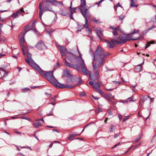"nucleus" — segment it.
<instances>
[{
  "label": "nucleus",
  "mask_w": 156,
  "mask_h": 156,
  "mask_svg": "<svg viewBox=\"0 0 156 156\" xmlns=\"http://www.w3.org/2000/svg\"><path fill=\"white\" fill-rule=\"evenodd\" d=\"M89 75L90 76V79L94 81V78L92 77L91 74L90 73H89Z\"/></svg>",
  "instance_id": "e433bc0d"
},
{
  "label": "nucleus",
  "mask_w": 156,
  "mask_h": 156,
  "mask_svg": "<svg viewBox=\"0 0 156 156\" xmlns=\"http://www.w3.org/2000/svg\"><path fill=\"white\" fill-rule=\"evenodd\" d=\"M154 41H151L150 42H147L146 44V46L145 47V48H148L149 46H150V44H154Z\"/></svg>",
  "instance_id": "bb28decb"
},
{
  "label": "nucleus",
  "mask_w": 156,
  "mask_h": 156,
  "mask_svg": "<svg viewBox=\"0 0 156 156\" xmlns=\"http://www.w3.org/2000/svg\"><path fill=\"white\" fill-rule=\"evenodd\" d=\"M131 1V3L130 4V5L132 7H137V5L136 4V1H134L133 0H130Z\"/></svg>",
  "instance_id": "6ab92c4d"
},
{
  "label": "nucleus",
  "mask_w": 156,
  "mask_h": 156,
  "mask_svg": "<svg viewBox=\"0 0 156 156\" xmlns=\"http://www.w3.org/2000/svg\"><path fill=\"white\" fill-rule=\"evenodd\" d=\"M4 55H4V54H1L0 55V57H2V56H4Z\"/></svg>",
  "instance_id": "680f3d73"
},
{
  "label": "nucleus",
  "mask_w": 156,
  "mask_h": 156,
  "mask_svg": "<svg viewBox=\"0 0 156 156\" xmlns=\"http://www.w3.org/2000/svg\"><path fill=\"white\" fill-rule=\"evenodd\" d=\"M27 33V32H22L20 35L19 37L20 38V42L21 46L23 47L24 43L25 42V40L24 38V36Z\"/></svg>",
  "instance_id": "423d86ee"
},
{
  "label": "nucleus",
  "mask_w": 156,
  "mask_h": 156,
  "mask_svg": "<svg viewBox=\"0 0 156 156\" xmlns=\"http://www.w3.org/2000/svg\"><path fill=\"white\" fill-rule=\"evenodd\" d=\"M133 97L132 96V97H130V98H128L127 99L128 100H131V101H134L135 100H132V99H131V98L132 97Z\"/></svg>",
  "instance_id": "49530a36"
},
{
  "label": "nucleus",
  "mask_w": 156,
  "mask_h": 156,
  "mask_svg": "<svg viewBox=\"0 0 156 156\" xmlns=\"http://www.w3.org/2000/svg\"><path fill=\"white\" fill-rule=\"evenodd\" d=\"M135 70L137 72H139L142 70V67L140 64L135 68Z\"/></svg>",
  "instance_id": "a211bd4d"
},
{
  "label": "nucleus",
  "mask_w": 156,
  "mask_h": 156,
  "mask_svg": "<svg viewBox=\"0 0 156 156\" xmlns=\"http://www.w3.org/2000/svg\"><path fill=\"white\" fill-rule=\"evenodd\" d=\"M86 5L85 0H81L80 7L83 8H84Z\"/></svg>",
  "instance_id": "412c9836"
},
{
  "label": "nucleus",
  "mask_w": 156,
  "mask_h": 156,
  "mask_svg": "<svg viewBox=\"0 0 156 156\" xmlns=\"http://www.w3.org/2000/svg\"><path fill=\"white\" fill-rule=\"evenodd\" d=\"M98 111L99 112H100L101 111V108H98Z\"/></svg>",
  "instance_id": "052dcab7"
},
{
  "label": "nucleus",
  "mask_w": 156,
  "mask_h": 156,
  "mask_svg": "<svg viewBox=\"0 0 156 156\" xmlns=\"http://www.w3.org/2000/svg\"><path fill=\"white\" fill-rule=\"evenodd\" d=\"M93 68L94 69H96L98 67V65H96V64L93 63Z\"/></svg>",
  "instance_id": "473e14b6"
},
{
  "label": "nucleus",
  "mask_w": 156,
  "mask_h": 156,
  "mask_svg": "<svg viewBox=\"0 0 156 156\" xmlns=\"http://www.w3.org/2000/svg\"><path fill=\"white\" fill-rule=\"evenodd\" d=\"M22 51L23 52V54L24 55H25V52H24V49L23 48H22Z\"/></svg>",
  "instance_id": "c03bdc74"
},
{
  "label": "nucleus",
  "mask_w": 156,
  "mask_h": 156,
  "mask_svg": "<svg viewBox=\"0 0 156 156\" xmlns=\"http://www.w3.org/2000/svg\"><path fill=\"white\" fill-rule=\"evenodd\" d=\"M72 2H71V3H70V6L69 7V8L71 9V10H70L72 14L75 11V8H72Z\"/></svg>",
  "instance_id": "a878e982"
},
{
  "label": "nucleus",
  "mask_w": 156,
  "mask_h": 156,
  "mask_svg": "<svg viewBox=\"0 0 156 156\" xmlns=\"http://www.w3.org/2000/svg\"><path fill=\"white\" fill-rule=\"evenodd\" d=\"M118 38L114 37L111 39V41L114 44L116 45L120 43L119 41L117 40Z\"/></svg>",
  "instance_id": "4468645a"
},
{
  "label": "nucleus",
  "mask_w": 156,
  "mask_h": 156,
  "mask_svg": "<svg viewBox=\"0 0 156 156\" xmlns=\"http://www.w3.org/2000/svg\"><path fill=\"white\" fill-rule=\"evenodd\" d=\"M120 144V142H119L117 144H116L115 145L114 147H116L117 146L119 145Z\"/></svg>",
  "instance_id": "a18cd8bd"
},
{
  "label": "nucleus",
  "mask_w": 156,
  "mask_h": 156,
  "mask_svg": "<svg viewBox=\"0 0 156 156\" xmlns=\"http://www.w3.org/2000/svg\"><path fill=\"white\" fill-rule=\"evenodd\" d=\"M118 30H114L112 31V33L114 35H118Z\"/></svg>",
  "instance_id": "c756f323"
},
{
  "label": "nucleus",
  "mask_w": 156,
  "mask_h": 156,
  "mask_svg": "<svg viewBox=\"0 0 156 156\" xmlns=\"http://www.w3.org/2000/svg\"><path fill=\"white\" fill-rule=\"evenodd\" d=\"M53 131H55L57 132H58L59 131L56 129H53L52 130Z\"/></svg>",
  "instance_id": "4d7b16f0"
},
{
  "label": "nucleus",
  "mask_w": 156,
  "mask_h": 156,
  "mask_svg": "<svg viewBox=\"0 0 156 156\" xmlns=\"http://www.w3.org/2000/svg\"><path fill=\"white\" fill-rule=\"evenodd\" d=\"M93 98L95 100H98L99 98L96 96H94L93 95H92Z\"/></svg>",
  "instance_id": "58836bf2"
},
{
  "label": "nucleus",
  "mask_w": 156,
  "mask_h": 156,
  "mask_svg": "<svg viewBox=\"0 0 156 156\" xmlns=\"http://www.w3.org/2000/svg\"><path fill=\"white\" fill-rule=\"evenodd\" d=\"M65 60L66 64L67 66L69 67H71V68L74 67V65L73 64H71V65L70 64L69 62H68L67 61L66 58L65 59Z\"/></svg>",
  "instance_id": "4be33fe9"
},
{
  "label": "nucleus",
  "mask_w": 156,
  "mask_h": 156,
  "mask_svg": "<svg viewBox=\"0 0 156 156\" xmlns=\"http://www.w3.org/2000/svg\"><path fill=\"white\" fill-rule=\"evenodd\" d=\"M105 42L107 43V46L108 48H112L113 47V45L109 41L107 40H105Z\"/></svg>",
  "instance_id": "aec40b11"
},
{
  "label": "nucleus",
  "mask_w": 156,
  "mask_h": 156,
  "mask_svg": "<svg viewBox=\"0 0 156 156\" xmlns=\"http://www.w3.org/2000/svg\"><path fill=\"white\" fill-rule=\"evenodd\" d=\"M93 60L94 61L95 60V55L94 54H93Z\"/></svg>",
  "instance_id": "5fc2aeb1"
},
{
  "label": "nucleus",
  "mask_w": 156,
  "mask_h": 156,
  "mask_svg": "<svg viewBox=\"0 0 156 156\" xmlns=\"http://www.w3.org/2000/svg\"><path fill=\"white\" fill-rule=\"evenodd\" d=\"M86 95V93L84 92H81L80 93V95L82 96H85Z\"/></svg>",
  "instance_id": "72a5a7b5"
},
{
  "label": "nucleus",
  "mask_w": 156,
  "mask_h": 156,
  "mask_svg": "<svg viewBox=\"0 0 156 156\" xmlns=\"http://www.w3.org/2000/svg\"><path fill=\"white\" fill-rule=\"evenodd\" d=\"M78 51L79 55H80L81 56V55L78 49ZM80 57V56L79 57H76L75 55L71 53H69V55L67 56V59L71 62H73L74 60H76L77 62H79L81 61Z\"/></svg>",
  "instance_id": "20e7f679"
},
{
  "label": "nucleus",
  "mask_w": 156,
  "mask_h": 156,
  "mask_svg": "<svg viewBox=\"0 0 156 156\" xmlns=\"http://www.w3.org/2000/svg\"><path fill=\"white\" fill-rule=\"evenodd\" d=\"M65 75L67 77L69 78H71L72 77L71 75L70 74V71L67 70H66L64 72Z\"/></svg>",
  "instance_id": "dca6fc26"
},
{
  "label": "nucleus",
  "mask_w": 156,
  "mask_h": 156,
  "mask_svg": "<svg viewBox=\"0 0 156 156\" xmlns=\"http://www.w3.org/2000/svg\"><path fill=\"white\" fill-rule=\"evenodd\" d=\"M139 140V139H137V138L135 140V143H137L138 141Z\"/></svg>",
  "instance_id": "de8ad7c7"
},
{
  "label": "nucleus",
  "mask_w": 156,
  "mask_h": 156,
  "mask_svg": "<svg viewBox=\"0 0 156 156\" xmlns=\"http://www.w3.org/2000/svg\"><path fill=\"white\" fill-rule=\"evenodd\" d=\"M95 56L98 58L101 59L102 61L103 58L108 55H106L104 53L103 51L100 47H98L95 53Z\"/></svg>",
  "instance_id": "f03ea898"
},
{
  "label": "nucleus",
  "mask_w": 156,
  "mask_h": 156,
  "mask_svg": "<svg viewBox=\"0 0 156 156\" xmlns=\"http://www.w3.org/2000/svg\"><path fill=\"white\" fill-rule=\"evenodd\" d=\"M119 118L120 120L122 119V116L121 115L119 114Z\"/></svg>",
  "instance_id": "37998d69"
},
{
  "label": "nucleus",
  "mask_w": 156,
  "mask_h": 156,
  "mask_svg": "<svg viewBox=\"0 0 156 156\" xmlns=\"http://www.w3.org/2000/svg\"><path fill=\"white\" fill-rule=\"evenodd\" d=\"M90 85L92 87L95 89H98L100 87V85L98 82L93 83L91 81H90L89 82Z\"/></svg>",
  "instance_id": "1a4fd4ad"
},
{
  "label": "nucleus",
  "mask_w": 156,
  "mask_h": 156,
  "mask_svg": "<svg viewBox=\"0 0 156 156\" xmlns=\"http://www.w3.org/2000/svg\"><path fill=\"white\" fill-rule=\"evenodd\" d=\"M97 34L100 40H101V35H103V31L100 29H98L97 30Z\"/></svg>",
  "instance_id": "2eb2a0df"
},
{
  "label": "nucleus",
  "mask_w": 156,
  "mask_h": 156,
  "mask_svg": "<svg viewBox=\"0 0 156 156\" xmlns=\"http://www.w3.org/2000/svg\"><path fill=\"white\" fill-rule=\"evenodd\" d=\"M22 12H24L23 8L17 11L16 13H13L12 16H14L13 18H16L19 15L21 14Z\"/></svg>",
  "instance_id": "9b49d317"
},
{
  "label": "nucleus",
  "mask_w": 156,
  "mask_h": 156,
  "mask_svg": "<svg viewBox=\"0 0 156 156\" xmlns=\"http://www.w3.org/2000/svg\"><path fill=\"white\" fill-rule=\"evenodd\" d=\"M27 57L28 59H26V62L31 66L35 68L43 77H45L47 80L51 83L55 87L60 88H72L74 87V86L70 84L64 85L63 84L58 83L55 79L53 75V71H44L40 67L37 65L31 58L32 55L27 52Z\"/></svg>",
  "instance_id": "f257e3e1"
},
{
  "label": "nucleus",
  "mask_w": 156,
  "mask_h": 156,
  "mask_svg": "<svg viewBox=\"0 0 156 156\" xmlns=\"http://www.w3.org/2000/svg\"><path fill=\"white\" fill-rule=\"evenodd\" d=\"M37 87V86H34L31 87L32 89H34L36 88Z\"/></svg>",
  "instance_id": "338daca9"
},
{
  "label": "nucleus",
  "mask_w": 156,
  "mask_h": 156,
  "mask_svg": "<svg viewBox=\"0 0 156 156\" xmlns=\"http://www.w3.org/2000/svg\"><path fill=\"white\" fill-rule=\"evenodd\" d=\"M109 131L110 132H112L113 131V130H112V127L110 129H109Z\"/></svg>",
  "instance_id": "3c124183"
},
{
  "label": "nucleus",
  "mask_w": 156,
  "mask_h": 156,
  "mask_svg": "<svg viewBox=\"0 0 156 156\" xmlns=\"http://www.w3.org/2000/svg\"><path fill=\"white\" fill-rule=\"evenodd\" d=\"M73 137L72 136H70V137H69L68 139L69 140H73Z\"/></svg>",
  "instance_id": "79ce46f5"
},
{
  "label": "nucleus",
  "mask_w": 156,
  "mask_h": 156,
  "mask_svg": "<svg viewBox=\"0 0 156 156\" xmlns=\"http://www.w3.org/2000/svg\"><path fill=\"white\" fill-rule=\"evenodd\" d=\"M104 97L109 101H110V99H114V97L110 93H108L107 96L104 95Z\"/></svg>",
  "instance_id": "f8f14e48"
},
{
  "label": "nucleus",
  "mask_w": 156,
  "mask_h": 156,
  "mask_svg": "<svg viewBox=\"0 0 156 156\" xmlns=\"http://www.w3.org/2000/svg\"><path fill=\"white\" fill-rule=\"evenodd\" d=\"M52 9L51 6V5H47L46 6H45L44 8V11H49L52 12V11L51 10Z\"/></svg>",
  "instance_id": "ddd939ff"
},
{
  "label": "nucleus",
  "mask_w": 156,
  "mask_h": 156,
  "mask_svg": "<svg viewBox=\"0 0 156 156\" xmlns=\"http://www.w3.org/2000/svg\"><path fill=\"white\" fill-rule=\"evenodd\" d=\"M3 24H2L0 23V27H3Z\"/></svg>",
  "instance_id": "0e129e2a"
},
{
  "label": "nucleus",
  "mask_w": 156,
  "mask_h": 156,
  "mask_svg": "<svg viewBox=\"0 0 156 156\" xmlns=\"http://www.w3.org/2000/svg\"><path fill=\"white\" fill-rule=\"evenodd\" d=\"M137 39V38H132L131 37H122L120 38L119 42L120 43H124L126 42V41H129L130 40H135Z\"/></svg>",
  "instance_id": "6e6552de"
},
{
  "label": "nucleus",
  "mask_w": 156,
  "mask_h": 156,
  "mask_svg": "<svg viewBox=\"0 0 156 156\" xmlns=\"http://www.w3.org/2000/svg\"><path fill=\"white\" fill-rule=\"evenodd\" d=\"M50 104H51L53 105H55V102L51 103H50Z\"/></svg>",
  "instance_id": "69168bd1"
},
{
  "label": "nucleus",
  "mask_w": 156,
  "mask_h": 156,
  "mask_svg": "<svg viewBox=\"0 0 156 156\" xmlns=\"http://www.w3.org/2000/svg\"><path fill=\"white\" fill-rule=\"evenodd\" d=\"M60 49L62 56H64L67 53V51L66 48L60 46Z\"/></svg>",
  "instance_id": "9d476101"
},
{
  "label": "nucleus",
  "mask_w": 156,
  "mask_h": 156,
  "mask_svg": "<svg viewBox=\"0 0 156 156\" xmlns=\"http://www.w3.org/2000/svg\"><path fill=\"white\" fill-rule=\"evenodd\" d=\"M80 59L81 61L79 62V63L80 64V65L82 66V68H81V70L84 75H87V70L86 68V65L84 63V60L81 58V56L80 55Z\"/></svg>",
  "instance_id": "39448f33"
},
{
  "label": "nucleus",
  "mask_w": 156,
  "mask_h": 156,
  "mask_svg": "<svg viewBox=\"0 0 156 156\" xmlns=\"http://www.w3.org/2000/svg\"><path fill=\"white\" fill-rule=\"evenodd\" d=\"M155 27V26H151V27H150V28H149V29L146 30L145 31H146V33L147 32H148L150 30H151V29L154 28Z\"/></svg>",
  "instance_id": "cd10ccee"
},
{
  "label": "nucleus",
  "mask_w": 156,
  "mask_h": 156,
  "mask_svg": "<svg viewBox=\"0 0 156 156\" xmlns=\"http://www.w3.org/2000/svg\"><path fill=\"white\" fill-rule=\"evenodd\" d=\"M149 98L151 99V103L153 102V99H154V98H151L150 97Z\"/></svg>",
  "instance_id": "8fccbe9b"
},
{
  "label": "nucleus",
  "mask_w": 156,
  "mask_h": 156,
  "mask_svg": "<svg viewBox=\"0 0 156 156\" xmlns=\"http://www.w3.org/2000/svg\"><path fill=\"white\" fill-rule=\"evenodd\" d=\"M108 118H106V119L104 121L105 123H106V122L108 120Z\"/></svg>",
  "instance_id": "bf43d9fd"
},
{
  "label": "nucleus",
  "mask_w": 156,
  "mask_h": 156,
  "mask_svg": "<svg viewBox=\"0 0 156 156\" xmlns=\"http://www.w3.org/2000/svg\"><path fill=\"white\" fill-rule=\"evenodd\" d=\"M53 144H52H52H50V146H50V147H52V145H53Z\"/></svg>",
  "instance_id": "774afa93"
},
{
  "label": "nucleus",
  "mask_w": 156,
  "mask_h": 156,
  "mask_svg": "<svg viewBox=\"0 0 156 156\" xmlns=\"http://www.w3.org/2000/svg\"><path fill=\"white\" fill-rule=\"evenodd\" d=\"M5 19H3L1 17H0V21H1L2 22H4L5 21Z\"/></svg>",
  "instance_id": "ea45409f"
},
{
  "label": "nucleus",
  "mask_w": 156,
  "mask_h": 156,
  "mask_svg": "<svg viewBox=\"0 0 156 156\" xmlns=\"http://www.w3.org/2000/svg\"><path fill=\"white\" fill-rule=\"evenodd\" d=\"M109 28L112 29L113 30L119 29V27H116L115 26L110 27Z\"/></svg>",
  "instance_id": "7c9ffc66"
},
{
  "label": "nucleus",
  "mask_w": 156,
  "mask_h": 156,
  "mask_svg": "<svg viewBox=\"0 0 156 156\" xmlns=\"http://www.w3.org/2000/svg\"><path fill=\"white\" fill-rule=\"evenodd\" d=\"M87 11L88 10L87 9H84V12H83V10H81V12L82 13V15L85 19V24L84 25V26L86 28V31L89 34L90 32V30L88 27V20L86 16V15L87 13Z\"/></svg>",
  "instance_id": "7ed1b4c3"
},
{
  "label": "nucleus",
  "mask_w": 156,
  "mask_h": 156,
  "mask_svg": "<svg viewBox=\"0 0 156 156\" xmlns=\"http://www.w3.org/2000/svg\"><path fill=\"white\" fill-rule=\"evenodd\" d=\"M0 69L2 71H3L4 72L3 76H6L7 75L8 73L7 72H6L5 70L3 69L2 68Z\"/></svg>",
  "instance_id": "c85d7f7f"
},
{
  "label": "nucleus",
  "mask_w": 156,
  "mask_h": 156,
  "mask_svg": "<svg viewBox=\"0 0 156 156\" xmlns=\"http://www.w3.org/2000/svg\"><path fill=\"white\" fill-rule=\"evenodd\" d=\"M108 113L109 115H112V113L111 112L110 110H108Z\"/></svg>",
  "instance_id": "a19ab883"
},
{
  "label": "nucleus",
  "mask_w": 156,
  "mask_h": 156,
  "mask_svg": "<svg viewBox=\"0 0 156 156\" xmlns=\"http://www.w3.org/2000/svg\"><path fill=\"white\" fill-rule=\"evenodd\" d=\"M119 18L120 20H122L124 18V16L123 15H121L119 16Z\"/></svg>",
  "instance_id": "c9c22d12"
},
{
  "label": "nucleus",
  "mask_w": 156,
  "mask_h": 156,
  "mask_svg": "<svg viewBox=\"0 0 156 156\" xmlns=\"http://www.w3.org/2000/svg\"><path fill=\"white\" fill-rule=\"evenodd\" d=\"M98 91V93L101 94V95H105L104 93H103L98 88V89H97Z\"/></svg>",
  "instance_id": "2f4dec72"
},
{
  "label": "nucleus",
  "mask_w": 156,
  "mask_h": 156,
  "mask_svg": "<svg viewBox=\"0 0 156 156\" xmlns=\"http://www.w3.org/2000/svg\"><path fill=\"white\" fill-rule=\"evenodd\" d=\"M33 125L35 127V128H37L40 126L41 124V123L39 121H36L33 124Z\"/></svg>",
  "instance_id": "f3484780"
},
{
  "label": "nucleus",
  "mask_w": 156,
  "mask_h": 156,
  "mask_svg": "<svg viewBox=\"0 0 156 156\" xmlns=\"http://www.w3.org/2000/svg\"><path fill=\"white\" fill-rule=\"evenodd\" d=\"M19 154H20L21 156H25L24 155L21 153H19Z\"/></svg>",
  "instance_id": "6e6d98bb"
},
{
  "label": "nucleus",
  "mask_w": 156,
  "mask_h": 156,
  "mask_svg": "<svg viewBox=\"0 0 156 156\" xmlns=\"http://www.w3.org/2000/svg\"><path fill=\"white\" fill-rule=\"evenodd\" d=\"M7 10H0V12H7Z\"/></svg>",
  "instance_id": "09e8293b"
},
{
  "label": "nucleus",
  "mask_w": 156,
  "mask_h": 156,
  "mask_svg": "<svg viewBox=\"0 0 156 156\" xmlns=\"http://www.w3.org/2000/svg\"><path fill=\"white\" fill-rule=\"evenodd\" d=\"M35 47L37 49L39 50H42L47 48L45 44L43 42L41 41L39 42Z\"/></svg>",
  "instance_id": "0eeeda50"
},
{
  "label": "nucleus",
  "mask_w": 156,
  "mask_h": 156,
  "mask_svg": "<svg viewBox=\"0 0 156 156\" xmlns=\"http://www.w3.org/2000/svg\"><path fill=\"white\" fill-rule=\"evenodd\" d=\"M47 3H50L51 4H54L55 3H57V2L55 0H47L46 2Z\"/></svg>",
  "instance_id": "393cba45"
},
{
  "label": "nucleus",
  "mask_w": 156,
  "mask_h": 156,
  "mask_svg": "<svg viewBox=\"0 0 156 156\" xmlns=\"http://www.w3.org/2000/svg\"><path fill=\"white\" fill-rule=\"evenodd\" d=\"M39 9H40V12H39V16L41 18L42 15L43 14L42 10V9L41 6V4L40 3L39 4Z\"/></svg>",
  "instance_id": "b1692460"
},
{
  "label": "nucleus",
  "mask_w": 156,
  "mask_h": 156,
  "mask_svg": "<svg viewBox=\"0 0 156 156\" xmlns=\"http://www.w3.org/2000/svg\"><path fill=\"white\" fill-rule=\"evenodd\" d=\"M104 1V0H101L98 2L96 3L95 4H97V5H98L99 6V4H101V2H102Z\"/></svg>",
  "instance_id": "f704fd0d"
},
{
  "label": "nucleus",
  "mask_w": 156,
  "mask_h": 156,
  "mask_svg": "<svg viewBox=\"0 0 156 156\" xmlns=\"http://www.w3.org/2000/svg\"><path fill=\"white\" fill-rule=\"evenodd\" d=\"M118 136V135L117 134H115L114 135V138H116Z\"/></svg>",
  "instance_id": "864d4df0"
},
{
  "label": "nucleus",
  "mask_w": 156,
  "mask_h": 156,
  "mask_svg": "<svg viewBox=\"0 0 156 156\" xmlns=\"http://www.w3.org/2000/svg\"><path fill=\"white\" fill-rule=\"evenodd\" d=\"M116 6L118 7V6H120L121 7L120 4L119 3H118L117 4V5H116Z\"/></svg>",
  "instance_id": "603ef678"
},
{
  "label": "nucleus",
  "mask_w": 156,
  "mask_h": 156,
  "mask_svg": "<svg viewBox=\"0 0 156 156\" xmlns=\"http://www.w3.org/2000/svg\"><path fill=\"white\" fill-rule=\"evenodd\" d=\"M70 18L71 19H73V16H72V14H71V15H70Z\"/></svg>",
  "instance_id": "e2e57ef3"
},
{
  "label": "nucleus",
  "mask_w": 156,
  "mask_h": 156,
  "mask_svg": "<svg viewBox=\"0 0 156 156\" xmlns=\"http://www.w3.org/2000/svg\"><path fill=\"white\" fill-rule=\"evenodd\" d=\"M56 98V96H55L54 98L52 99V100H55V98Z\"/></svg>",
  "instance_id": "13d9d810"
},
{
  "label": "nucleus",
  "mask_w": 156,
  "mask_h": 156,
  "mask_svg": "<svg viewBox=\"0 0 156 156\" xmlns=\"http://www.w3.org/2000/svg\"><path fill=\"white\" fill-rule=\"evenodd\" d=\"M98 72L97 70H96L95 72V76L96 77H98Z\"/></svg>",
  "instance_id": "4c0bfd02"
},
{
  "label": "nucleus",
  "mask_w": 156,
  "mask_h": 156,
  "mask_svg": "<svg viewBox=\"0 0 156 156\" xmlns=\"http://www.w3.org/2000/svg\"><path fill=\"white\" fill-rule=\"evenodd\" d=\"M148 98H150V97L149 96H143L141 98V100L142 101L144 102V101H145L146 100H147Z\"/></svg>",
  "instance_id": "5701e85b"
}]
</instances>
